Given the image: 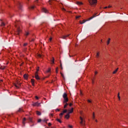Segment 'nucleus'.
Returning a JSON list of instances; mask_svg holds the SVG:
<instances>
[{
	"label": "nucleus",
	"instance_id": "obj_15",
	"mask_svg": "<svg viewBox=\"0 0 128 128\" xmlns=\"http://www.w3.org/2000/svg\"><path fill=\"white\" fill-rule=\"evenodd\" d=\"M52 2H54V0H49L48 3L50 4H52Z\"/></svg>",
	"mask_w": 128,
	"mask_h": 128
},
{
	"label": "nucleus",
	"instance_id": "obj_50",
	"mask_svg": "<svg viewBox=\"0 0 128 128\" xmlns=\"http://www.w3.org/2000/svg\"><path fill=\"white\" fill-rule=\"evenodd\" d=\"M88 102H92V101H90V100H88Z\"/></svg>",
	"mask_w": 128,
	"mask_h": 128
},
{
	"label": "nucleus",
	"instance_id": "obj_44",
	"mask_svg": "<svg viewBox=\"0 0 128 128\" xmlns=\"http://www.w3.org/2000/svg\"><path fill=\"white\" fill-rule=\"evenodd\" d=\"M93 120H94V113L93 114Z\"/></svg>",
	"mask_w": 128,
	"mask_h": 128
},
{
	"label": "nucleus",
	"instance_id": "obj_39",
	"mask_svg": "<svg viewBox=\"0 0 128 128\" xmlns=\"http://www.w3.org/2000/svg\"><path fill=\"white\" fill-rule=\"evenodd\" d=\"M80 18V16H76V18Z\"/></svg>",
	"mask_w": 128,
	"mask_h": 128
},
{
	"label": "nucleus",
	"instance_id": "obj_29",
	"mask_svg": "<svg viewBox=\"0 0 128 128\" xmlns=\"http://www.w3.org/2000/svg\"><path fill=\"white\" fill-rule=\"evenodd\" d=\"M118 100H120V93L118 94Z\"/></svg>",
	"mask_w": 128,
	"mask_h": 128
},
{
	"label": "nucleus",
	"instance_id": "obj_9",
	"mask_svg": "<svg viewBox=\"0 0 128 128\" xmlns=\"http://www.w3.org/2000/svg\"><path fill=\"white\" fill-rule=\"evenodd\" d=\"M42 12H44L45 14H47L48 11V10H46V8H42Z\"/></svg>",
	"mask_w": 128,
	"mask_h": 128
},
{
	"label": "nucleus",
	"instance_id": "obj_14",
	"mask_svg": "<svg viewBox=\"0 0 128 128\" xmlns=\"http://www.w3.org/2000/svg\"><path fill=\"white\" fill-rule=\"evenodd\" d=\"M24 78H25V80H28V74H24Z\"/></svg>",
	"mask_w": 128,
	"mask_h": 128
},
{
	"label": "nucleus",
	"instance_id": "obj_25",
	"mask_svg": "<svg viewBox=\"0 0 128 128\" xmlns=\"http://www.w3.org/2000/svg\"><path fill=\"white\" fill-rule=\"evenodd\" d=\"M60 118H62V116H64V113H63V112H62V113H60Z\"/></svg>",
	"mask_w": 128,
	"mask_h": 128
},
{
	"label": "nucleus",
	"instance_id": "obj_16",
	"mask_svg": "<svg viewBox=\"0 0 128 128\" xmlns=\"http://www.w3.org/2000/svg\"><path fill=\"white\" fill-rule=\"evenodd\" d=\"M74 112V108H72L71 110H70V112L68 114H72Z\"/></svg>",
	"mask_w": 128,
	"mask_h": 128
},
{
	"label": "nucleus",
	"instance_id": "obj_43",
	"mask_svg": "<svg viewBox=\"0 0 128 128\" xmlns=\"http://www.w3.org/2000/svg\"><path fill=\"white\" fill-rule=\"evenodd\" d=\"M38 58H42V56L40 54H38Z\"/></svg>",
	"mask_w": 128,
	"mask_h": 128
},
{
	"label": "nucleus",
	"instance_id": "obj_54",
	"mask_svg": "<svg viewBox=\"0 0 128 128\" xmlns=\"http://www.w3.org/2000/svg\"><path fill=\"white\" fill-rule=\"evenodd\" d=\"M108 8V6H106L104 8Z\"/></svg>",
	"mask_w": 128,
	"mask_h": 128
},
{
	"label": "nucleus",
	"instance_id": "obj_49",
	"mask_svg": "<svg viewBox=\"0 0 128 128\" xmlns=\"http://www.w3.org/2000/svg\"><path fill=\"white\" fill-rule=\"evenodd\" d=\"M50 116H54V114H50Z\"/></svg>",
	"mask_w": 128,
	"mask_h": 128
},
{
	"label": "nucleus",
	"instance_id": "obj_17",
	"mask_svg": "<svg viewBox=\"0 0 128 128\" xmlns=\"http://www.w3.org/2000/svg\"><path fill=\"white\" fill-rule=\"evenodd\" d=\"M36 114H38V116H40V114H42V113H40V112L38 111H36Z\"/></svg>",
	"mask_w": 128,
	"mask_h": 128
},
{
	"label": "nucleus",
	"instance_id": "obj_56",
	"mask_svg": "<svg viewBox=\"0 0 128 128\" xmlns=\"http://www.w3.org/2000/svg\"><path fill=\"white\" fill-rule=\"evenodd\" d=\"M63 10H66V9H64V8H63Z\"/></svg>",
	"mask_w": 128,
	"mask_h": 128
},
{
	"label": "nucleus",
	"instance_id": "obj_3",
	"mask_svg": "<svg viewBox=\"0 0 128 128\" xmlns=\"http://www.w3.org/2000/svg\"><path fill=\"white\" fill-rule=\"evenodd\" d=\"M80 124L82 126H86V123H84V120L82 118L80 117Z\"/></svg>",
	"mask_w": 128,
	"mask_h": 128
},
{
	"label": "nucleus",
	"instance_id": "obj_60",
	"mask_svg": "<svg viewBox=\"0 0 128 128\" xmlns=\"http://www.w3.org/2000/svg\"><path fill=\"white\" fill-rule=\"evenodd\" d=\"M38 1V0H36V2H37Z\"/></svg>",
	"mask_w": 128,
	"mask_h": 128
},
{
	"label": "nucleus",
	"instance_id": "obj_32",
	"mask_svg": "<svg viewBox=\"0 0 128 128\" xmlns=\"http://www.w3.org/2000/svg\"><path fill=\"white\" fill-rule=\"evenodd\" d=\"M38 70H40V68H36V72H38Z\"/></svg>",
	"mask_w": 128,
	"mask_h": 128
},
{
	"label": "nucleus",
	"instance_id": "obj_30",
	"mask_svg": "<svg viewBox=\"0 0 128 128\" xmlns=\"http://www.w3.org/2000/svg\"><path fill=\"white\" fill-rule=\"evenodd\" d=\"M28 34H30V32H26V36H28Z\"/></svg>",
	"mask_w": 128,
	"mask_h": 128
},
{
	"label": "nucleus",
	"instance_id": "obj_35",
	"mask_svg": "<svg viewBox=\"0 0 128 128\" xmlns=\"http://www.w3.org/2000/svg\"><path fill=\"white\" fill-rule=\"evenodd\" d=\"M24 46H28V43H25L24 44Z\"/></svg>",
	"mask_w": 128,
	"mask_h": 128
},
{
	"label": "nucleus",
	"instance_id": "obj_45",
	"mask_svg": "<svg viewBox=\"0 0 128 128\" xmlns=\"http://www.w3.org/2000/svg\"><path fill=\"white\" fill-rule=\"evenodd\" d=\"M48 126H52V124L48 123Z\"/></svg>",
	"mask_w": 128,
	"mask_h": 128
},
{
	"label": "nucleus",
	"instance_id": "obj_22",
	"mask_svg": "<svg viewBox=\"0 0 128 128\" xmlns=\"http://www.w3.org/2000/svg\"><path fill=\"white\" fill-rule=\"evenodd\" d=\"M26 118H23V122H22V124H23L24 126V122H26Z\"/></svg>",
	"mask_w": 128,
	"mask_h": 128
},
{
	"label": "nucleus",
	"instance_id": "obj_59",
	"mask_svg": "<svg viewBox=\"0 0 128 128\" xmlns=\"http://www.w3.org/2000/svg\"><path fill=\"white\" fill-rule=\"evenodd\" d=\"M101 42H102V40H101Z\"/></svg>",
	"mask_w": 128,
	"mask_h": 128
},
{
	"label": "nucleus",
	"instance_id": "obj_10",
	"mask_svg": "<svg viewBox=\"0 0 128 128\" xmlns=\"http://www.w3.org/2000/svg\"><path fill=\"white\" fill-rule=\"evenodd\" d=\"M96 14H94L91 17H90V18H88V20H92V18H96Z\"/></svg>",
	"mask_w": 128,
	"mask_h": 128
},
{
	"label": "nucleus",
	"instance_id": "obj_24",
	"mask_svg": "<svg viewBox=\"0 0 128 128\" xmlns=\"http://www.w3.org/2000/svg\"><path fill=\"white\" fill-rule=\"evenodd\" d=\"M110 39L109 38L107 41V44H110Z\"/></svg>",
	"mask_w": 128,
	"mask_h": 128
},
{
	"label": "nucleus",
	"instance_id": "obj_18",
	"mask_svg": "<svg viewBox=\"0 0 128 128\" xmlns=\"http://www.w3.org/2000/svg\"><path fill=\"white\" fill-rule=\"evenodd\" d=\"M86 22H88V20H83L82 22H80L81 24H84Z\"/></svg>",
	"mask_w": 128,
	"mask_h": 128
},
{
	"label": "nucleus",
	"instance_id": "obj_21",
	"mask_svg": "<svg viewBox=\"0 0 128 128\" xmlns=\"http://www.w3.org/2000/svg\"><path fill=\"white\" fill-rule=\"evenodd\" d=\"M51 62H52V64H54V58H52Z\"/></svg>",
	"mask_w": 128,
	"mask_h": 128
},
{
	"label": "nucleus",
	"instance_id": "obj_33",
	"mask_svg": "<svg viewBox=\"0 0 128 128\" xmlns=\"http://www.w3.org/2000/svg\"><path fill=\"white\" fill-rule=\"evenodd\" d=\"M48 120L44 119V120H42V122H48Z\"/></svg>",
	"mask_w": 128,
	"mask_h": 128
},
{
	"label": "nucleus",
	"instance_id": "obj_13",
	"mask_svg": "<svg viewBox=\"0 0 128 128\" xmlns=\"http://www.w3.org/2000/svg\"><path fill=\"white\" fill-rule=\"evenodd\" d=\"M77 4H78V6H82V4H83L82 2H76Z\"/></svg>",
	"mask_w": 128,
	"mask_h": 128
},
{
	"label": "nucleus",
	"instance_id": "obj_48",
	"mask_svg": "<svg viewBox=\"0 0 128 128\" xmlns=\"http://www.w3.org/2000/svg\"><path fill=\"white\" fill-rule=\"evenodd\" d=\"M61 76L62 77L64 78V74H62V73H61Z\"/></svg>",
	"mask_w": 128,
	"mask_h": 128
},
{
	"label": "nucleus",
	"instance_id": "obj_38",
	"mask_svg": "<svg viewBox=\"0 0 128 128\" xmlns=\"http://www.w3.org/2000/svg\"><path fill=\"white\" fill-rule=\"evenodd\" d=\"M30 8H31L32 10H34V6H31V7H30Z\"/></svg>",
	"mask_w": 128,
	"mask_h": 128
},
{
	"label": "nucleus",
	"instance_id": "obj_20",
	"mask_svg": "<svg viewBox=\"0 0 128 128\" xmlns=\"http://www.w3.org/2000/svg\"><path fill=\"white\" fill-rule=\"evenodd\" d=\"M18 112H24V110H22V108H20L18 110Z\"/></svg>",
	"mask_w": 128,
	"mask_h": 128
},
{
	"label": "nucleus",
	"instance_id": "obj_8",
	"mask_svg": "<svg viewBox=\"0 0 128 128\" xmlns=\"http://www.w3.org/2000/svg\"><path fill=\"white\" fill-rule=\"evenodd\" d=\"M68 36H70V34H67L66 36H63L62 37V38H63V40H66V38H68Z\"/></svg>",
	"mask_w": 128,
	"mask_h": 128
},
{
	"label": "nucleus",
	"instance_id": "obj_42",
	"mask_svg": "<svg viewBox=\"0 0 128 128\" xmlns=\"http://www.w3.org/2000/svg\"><path fill=\"white\" fill-rule=\"evenodd\" d=\"M69 106H72V104L70 103V104H69Z\"/></svg>",
	"mask_w": 128,
	"mask_h": 128
},
{
	"label": "nucleus",
	"instance_id": "obj_5",
	"mask_svg": "<svg viewBox=\"0 0 128 128\" xmlns=\"http://www.w3.org/2000/svg\"><path fill=\"white\" fill-rule=\"evenodd\" d=\"M16 24H18V23L16 22V24H15V26L17 28V34H20V28L18 27Z\"/></svg>",
	"mask_w": 128,
	"mask_h": 128
},
{
	"label": "nucleus",
	"instance_id": "obj_7",
	"mask_svg": "<svg viewBox=\"0 0 128 128\" xmlns=\"http://www.w3.org/2000/svg\"><path fill=\"white\" fill-rule=\"evenodd\" d=\"M17 4L20 10H22V4H20V2H18Z\"/></svg>",
	"mask_w": 128,
	"mask_h": 128
},
{
	"label": "nucleus",
	"instance_id": "obj_58",
	"mask_svg": "<svg viewBox=\"0 0 128 128\" xmlns=\"http://www.w3.org/2000/svg\"><path fill=\"white\" fill-rule=\"evenodd\" d=\"M34 39H32V42H34Z\"/></svg>",
	"mask_w": 128,
	"mask_h": 128
},
{
	"label": "nucleus",
	"instance_id": "obj_57",
	"mask_svg": "<svg viewBox=\"0 0 128 128\" xmlns=\"http://www.w3.org/2000/svg\"><path fill=\"white\" fill-rule=\"evenodd\" d=\"M96 122H98V120H96Z\"/></svg>",
	"mask_w": 128,
	"mask_h": 128
},
{
	"label": "nucleus",
	"instance_id": "obj_12",
	"mask_svg": "<svg viewBox=\"0 0 128 128\" xmlns=\"http://www.w3.org/2000/svg\"><path fill=\"white\" fill-rule=\"evenodd\" d=\"M66 118L68 119L70 118V114L68 113L66 116H65Z\"/></svg>",
	"mask_w": 128,
	"mask_h": 128
},
{
	"label": "nucleus",
	"instance_id": "obj_6",
	"mask_svg": "<svg viewBox=\"0 0 128 128\" xmlns=\"http://www.w3.org/2000/svg\"><path fill=\"white\" fill-rule=\"evenodd\" d=\"M33 106H40V103L36 102L33 104Z\"/></svg>",
	"mask_w": 128,
	"mask_h": 128
},
{
	"label": "nucleus",
	"instance_id": "obj_37",
	"mask_svg": "<svg viewBox=\"0 0 128 128\" xmlns=\"http://www.w3.org/2000/svg\"><path fill=\"white\" fill-rule=\"evenodd\" d=\"M42 122V119L38 120V122Z\"/></svg>",
	"mask_w": 128,
	"mask_h": 128
},
{
	"label": "nucleus",
	"instance_id": "obj_19",
	"mask_svg": "<svg viewBox=\"0 0 128 128\" xmlns=\"http://www.w3.org/2000/svg\"><path fill=\"white\" fill-rule=\"evenodd\" d=\"M66 104L64 105V108H66V106H68V103H65Z\"/></svg>",
	"mask_w": 128,
	"mask_h": 128
},
{
	"label": "nucleus",
	"instance_id": "obj_26",
	"mask_svg": "<svg viewBox=\"0 0 128 128\" xmlns=\"http://www.w3.org/2000/svg\"><path fill=\"white\" fill-rule=\"evenodd\" d=\"M118 68L117 69H116L114 72L113 74H116V72H118Z\"/></svg>",
	"mask_w": 128,
	"mask_h": 128
},
{
	"label": "nucleus",
	"instance_id": "obj_11",
	"mask_svg": "<svg viewBox=\"0 0 128 128\" xmlns=\"http://www.w3.org/2000/svg\"><path fill=\"white\" fill-rule=\"evenodd\" d=\"M31 82L32 84V86H34V80L31 79Z\"/></svg>",
	"mask_w": 128,
	"mask_h": 128
},
{
	"label": "nucleus",
	"instance_id": "obj_27",
	"mask_svg": "<svg viewBox=\"0 0 128 128\" xmlns=\"http://www.w3.org/2000/svg\"><path fill=\"white\" fill-rule=\"evenodd\" d=\"M68 110H64L62 112L63 114H66V112H67Z\"/></svg>",
	"mask_w": 128,
	"mask_h": 128
},
{
	"label": "nucleus",
	"instance_id": "obj_47",
	"mask_svg": "<svg viewBox=\"0 0 128 128\" xmlns=\"http://www.w3.org/2000/svg\"><path fill=\"white\" fill-rule=\"evenodd\" d=\"M68 127L70 128H72V126H70V125H69L68 126Z\"/></svg>",
	"mask_w": 128,
	"mask_h": 128
},
{
	"label": "nucleus",
	"instance_id": "obj_23",
	"mask_svg": "<svg viewBox=\"0 0 128 128\" xmlns=\"http://www.w3.org/2000/svg\"><path fill=\"white\" fill-rule=\"evenodd\" d=\"M100 56V52H98L96 55V58H98Z\"/></svg>",
	"mask_w": 128,
	"mask_h": 128
},
{
	"label": "nucleus",
	"instance_id": "obj_28",
	"mask_svg": "<svg viewBox=\"0 0 128 128\" xmlns=\"http://www.w3.org/2000/svg\"><path fill=\"white\" fill-rule=\"evenodd\" d=\"M28 120L32 122V118H30H30H28Z\"/></svg>",
	"mask_w": 128,
	"mask_h": 128
},
{
	"label": "nucleus",
	"instance_id": "obj_41",
	"mask_svg": "<svg viewBox=\"0 0 128 128\" xmlns=\"http://www.w3.org/2000/svg\"><path fill=\"white\" fill-rule=\"evenodd\" d=\"M52 38H50L49 39L50 42H52Z\"/></svg>",
	"mask_w": 128,
	"mask_h": 128
},
{
	"label": "nucleus",
	"instance_id": "obj_52",
	"mask_svg": "<svg viewBox=\"0 0 128 128\" xmlns=\"http://www.w3.org/2000/svg\"><path fill=\"white\" fill-rule=\"evenodd\" d=\"M98 74V72H95V74Z\"/></svg>",
	"mask_w": 128,
	"mask_h": 128
},
{
	"label": "nucleus",
	"instance_id": "obj_1",
	"mask_svg": "<svg viewBox=\"0 0 128 128\" xmlns=\"http://www.w3.org/2000/svg\"><path fill=\"white\" fill-rule=\"evenodd\" d=\"M63 98H64V100L63 101V104H66V102H68V94H66V93H64L63 94Z\"/></svg>",
	"mask_w": 128,
	"mask_h": 128
},
{
	"label": "nucleus",
	"instance_id": "obj_34",
	"mask_svg": "<svg viewBox=\"0 0 128 128\" xmlns=\"http://www.w3.org/2000/svg\"><path fill=\"white\" fill-rule=\"evenodd\" d=\"M50 72V68H49L48 70H47V72Z\"/></svg>",
	"mask_w": 128,
	"mask_h": 128
},
{
	"label": "nucleus",
	"instance_id": "obj_46",
	"mask_svg": "<svg viewBox=\"0 0 128 128\" xmlns=\"http://www.w3.org/2000/svg\"><path fill=\"white\" fill-rule=\"evenodd\" d=\"M36 100H38V96H36Z\"/></svg>",
	"mask_w": 128,
	"mask_h": 128
},
{
	"label": "nucleus",
	"instance_id": "obj_53",
	"mask_svg": "<svg viewBox=\"0 0 128 128\" xmlns=\"http://www.w3.org/2000/svg\"><path fill=\"white\" fill-rule=\"evenodd\" d=\"M56 110H58V112H60V109H56Z\"/></svg>",
	"mask_w": 128,
	"mask_h": 128
},
{
	"label": "nucleus",
	"instance_id": "obj_4",
	"mask_svg": "<svg viewBox=\"0 0 128 128\" xmlns=\"http://www.w3.org/2000/svg\"><path fill=\"white\" fill-rule=\"evenodd\" d=\"M35 78L38 80H40V76H38V72H36L35 74Z\"/></svg>",
	"mask_w": 128,
	"mask_h": 128
},
{
	"label": "nucleus",
	"instance_id": "obj_55",
	"mask_svg": "<svg viewBox=\"0 0 128 128\" xmlns=\"http://www.w3.org/2000/svg\"><path fill=\"white\" fill-rule=\"evenodd\" d=\"M10 18H12V14H10Z\"/></svg>",
	"mask_w": 128,
	"mask_h": 128
},
{
	"label": "nucleus",
	"instance_id": "obj_36",
	"mask_svg": "<svg viewBox=\"0 0 128 128\" xmlns=\"http://www.w3.org/2000/svg\"><path fill=\"white\" fill-rule=\"evenodd\" d=\"M14 86H16V88H18V86L16 84H14Z\"/></svg>",
	"mask_w": 128,
	"mask_h": 128
},
{
	"label": "nucleus",
	"instance_id": "obj_51",
	"mask_svg": "<svg viewBox=\"0 0 128 128\" xmlns=\"http://www.w3.org/2000/svg\"><path fill=\"white\" fill-rule=\"evenodd\" d=\"M108 8H112V6H109Z\"/></svg>",
	"mask_w": 128,
	"mask_h": 128
},
{
	"label": "nucleus",
	"instance_id": "obj_2",
	"mask_svg": "<svg viewBox=\"0 0 128 128\" xmlns=\"http://www.w3.org/2000/svg\"><path fill=\"white\" fill-rule=\"evenodd\" d=\"M90 6H94L98 3V0H88Z\"/></svg>",
	"mask_w": 128,
	"mask_h": 128
},
{
	"label": "nucleus",
	"instance_id": "obj_40",
	"mask_svg": "<svg viewBox=\"0 0 128 128\" xmlns=\"http://www.w3.org/2000/svg\"><path fill=\"white\" fill-rule=\"evenodd\" d=\"M1 26H4V23L2 22V24H1Z\"/></svg>",
	"mask_w": 128,
	"mask_h": 128
},
{
	"label": "nucleus",
	"instance_id": "obj_31",
	"mask_svg": "<svg viewBox=\"0 0 128 128\" xmlns=\"http://www.w3.org/2000/svg\"><path fill=\"white\" fill-rule=\"evenodd\" d=\"M56 120H57L58 122H60V123L62 122V121H60V119H58V118H57V119H56Z\"/></svg>",
	"mask_w": 128,
	"mask_h": 128
}]
</instances>
